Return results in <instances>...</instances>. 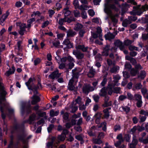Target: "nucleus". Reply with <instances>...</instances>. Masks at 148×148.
I'll list each match as a JSON object with an SVG mask.
<instances>
[{
    "mask_svg": "<svg viewBox=\"0 0 148 148\" xmlns=\"http://www.w3.org/2000/svg\"><path fill=\"white\" fill-rule=\"evenodd\" d=\"M6 101V99L5 101H3L2 102V103L1 104H0V111L1 113V117L3 120H5L6 115H8L9 117H10L14 115V110L13 109L11 108H8V113L6 112L5 113L4 112V107L5 106L4 102Z\"/></svg>",
    "mask_w": 148,
    "mask_h": 148,
    "instance_id": "nucleus-1",
    "label": "nucleus"
},
{
    "mask_svg": "<svg viewBox=\"0 0 148 148\" xmlns=\"http://www.w3.org/2000/svg\"><path fill=\"white\" fill-rule=\"evenodd\" d=\"M112 0H106V3H105L104 11L105 12H111V10H114L116 12H118L119 9L117 8L115 4H110V3Z\"/></svg>",
    "mask_w": 148,
    "mask_h": 148,
    "instance_id": "nucleus-2",
    "label": "nucleus"
},
{
    "mask_svg": "<svg viewBox=\"0 0 148 148\" xmlns=\"http://www.w3.org/2000/svg\"><path fill=\"white\" fill-rule=\"evenodd\" d=\"M61 74V73H59V70L57 69L56 70L52 72L49 75L48 77L53 80H54L55 79H58L57 81L59 83H62L64 82L63 79L62 77L59 78Z\"/></svg>",
    "mask_w": 148,
    "mask_h": 148,
    "instance_id": "nucleus-3",
    "label": "nucleus"
},
{
    "mask_svg": "<svg viewBox=\"0 0 148 148\" xmlns=\"http://www.w3.org/2000/svg\"><path fill=\"white\" fill-rule=\"evenodd\" d=\"M32 107L30 102L29 101L27 103H23L21 106V114L23 115L26 110L27 114H29L32 112Z\"/></svg>",
    "mask_w": 148,
    "mask_h": 148,
    "instance_id": "nucleus-4",
    "label": "nucleus"
},
{
    "mask_svg": "<svg viewBox=\"0 0 148 148\" xmlns=\"http://www.w3.org/2000/svg\"><path fill=\"white\" fill-rule=\"evenodd\" d=\"M82 90L83 93L88 94L90 92L94 90V88L93 87L91 86L90 84H84Z\"/></svg>",
    "mask_w": 148,
    "mask_h": 148,
    "instance_id": "nucleus-5",
    "label": "nucleus"
},
{
    "mask_svg": "<svg viewBox=\"0 0 148 148\" xmlns=\"http://www.w3.org/2000/svg\"><path fill=\"white\" fill-rule=\"evenodd\" d=\"M147 10H148V5L145 4L143 5L139 10L136 11V15L140 16Z\"/></svg>",
    "mask_w": 148,
    "mask_h": 148,
    "instance_id": "nucleus-6",
    "label": "nucleus"
},
{
    "mask_svg": "<svg viewBox=\"0 0 148 148\" xmlns=\"http://www.w3.org/2000/svg\"><path fill=\"white\" fill-rule=\"evenodd\" d=\"M63 44L64 45H66V47H65L64 49L65 50L66 49H70L73 47V44L68 39H65L64 40Z\"/></svg>",
    "mask_w": 148,
    "mask_h": 148,
    "instance_id": "nucleus-7",
    "label": "nucleus"
},
{
    "mask_svg": "<svg viewBox=\"0 0 148 148\" xmlns=\"http://www.w3.org/2000/svg\"><path fill=\"white\" fill-rule=\"evenodd\" d=\"M35 80V79L34 77L33 78L31 77H30L28 81L25 83V84L26 86H27L28 89H31V87L33 86V81Z\"/></svg>",
    "mask_w": 148,
    "mask_h": 148,
    "instance_id": "nucleus-8",
    "label": "nucleus"
},
{
    "mask_svg": "<svg viewBox=\"0 0 148 148\" xmlns=\"http://www.w3.org/2000/svg\"><path fill=\"white\" fill-rule=\"evenodd\" d=\"M110 45H107L103 48V51L102 52V55L103 56L107 57L109 55V52L110 50Z\"/></svg>",
    "mask_w": 148,
    "mask_h": 148,
    "instance_id": "nucleus-9",
    "label": "nucleus"
},
{
    "mask_svg": "<svg viewBox=\"0 0 148 148\" xmlns=\"http://www.w3.org/2000/svg\"><path fill=\"white\" fill-rule=\"evenodd\" d=\"M32 100L31 101V103L32 105H35L38 102L40 101V98L38 96L34 95L32 98Z\"/></svg>",
    "mask_w": 148,
    "mask_h": 148,
    "instance_id": "nucleus-10",
    "label": "nucleus"
},
{
    "mask_svg": "<svg viewBox=\"0 0 148 148\" xmlns=\"http://www.w3.org/2000/svg\"><path fill=\"white\" fill-rule=\"evenodd\" d=\"M107 88L103 87L100 90V92L99 93L100 96L104 97L106 96L107 94Z\"/></svg>",
    "mask_w": 148,
    "mask_h": 148,
    "instance_id": "nucleus-11",
    "label": "nucleus"
},
{
    "mask_svg": "<svg viewBox=\"0 0 148 148\" xmlns=\"http://www.w3.org/2000/svg\"><path fill=\"white\" fill-rule=\"evenodd\" d=\"M104 37L106 40H108L110 41L112 39L114 38L115 36L112 33L109 32L107 34H106Z\"/></svg>",
    "mask_w": 148,
    "mask_h": 148,
    "instance_id": "nucleus-12",
    "label": "nucleus"
},
{
    "mask_svg": "<svg viewBox=\"0 0 148 148\" xmlns=\"http://www.w3.org/2000/svg\"><path fill=\"white\" fill-rule=\"evenodd\" d=\"M117 139L119 140V141L116 143H115V145L116 147H118L123 141V140L122 138V134H120L118 135L116 137Z\"/></svg>",
    "mask_w": 148,
    "mask_h": 148,
    "instance_id": "nucleus-13",
    "label": "nucleus"
},
{
    "mask_svg": "<svg viewBox=\"0 0 148 148\" xmlns=\"http://www.w3.org/2000/svg\"><path fill=\"white\" fill-rule=\"evenodd\" d=\"M88 48V47H85L84 45H79L75 47L76 49L81 50L83 52H87Z\"/></svg>",
    "mask_w": 148,
    "mask_h": 148,
    "instance_id": "nucleus-14",
    "label": "nucleus"
},
{
    "mask_svg": "<svg viewBox=\"0 0 148 148\" xmlns=\"http://www.w3.org/2000/svg\"><path fill=\"white\" fill-rule=\"evenodd\" d=\"M130 74L132 77H134L139 74V71L136 69L134 68H132L130 70Z\"/></svg>",
    "mask_w": 148,
    "mask_h": 148,
    "instance_id": "nucleus-15",
    "label": "nucleus"
},
{
    "mask_svg": "<svg viewBox=\"0 0 148 148\" xmlns=\"http://www.w3.org/2000/svg\"><path fill=\"white\" fill-rule=\"evenodd\" d=\"M74 54L75 55L76 58L78 60L82 59L84 58V53L80 52H75L74 53Z\"/></svg>",
    "mask_w": 148,
    "mask_h": 148,
    "instance_id": "nucleus-16",
    "label": "nucleus"
},
{
    "mask_svg": "<svg viewBox=\"0 0 148 148\" xmlns=\"http://www.w3.org/2000/svg\"><path fill=\"white\" fill-rule=\"evenodd\" d=\"M102 114L100 112H97L96 113L93 117V118L95 120H100V119L102 117Z\"/></svg>",
    "mask_w": 148,
    "mask_h": 148,
    "instance_id": "nucleus-17",
    "label": "nucleus"
},
{
    "mask_svg": "<svg viewBox=\"0 0 148 148\" xmlns=\"http://www.w3.org/2000/svg\"><path fill=\"white\" fill-rule=\"evenodd\" d=\"M12 71L11 70V69L10 68L8 71L6 72L5 73V75L6 76L8 77L9 76L11 75H12L14 73L15 71V67L13 66H12Z\"/></svg>",
    "mask_w": 148,
    "mask_h": 148,
    "instance_id": "nucleus-18",
    "label": "nucleus"
},
{
    "mask_svg": "<svg viewBox=\"0 0 148 148\" xmlns=\"http://www.w3.org/2000/svg\"><path fill=\"white\" fill-rule=\"evenodd\" d=\"M61 115H62V117L64 120H70L68 119L69 113L67 112H64V110H62L60 112Z\"/></svg>",
    "mask_w": 148,
    "mask_h": 148,
    "instance_id": "nucleus-19",
    "label": "nucleus"
},
{
    "mask_svg": "<svg viewBox=\"0 0 148 148\" xmlns=\"http://www.w3.org/2000/svg\"><path fill=\"white\" fill-rule=\"evenodd\" d=\"M56 138L54 137H52L51 138V142H49L47 144V147L48 148L50 147H51V148H53V147H56L57 146L55 145H53V143L54 141L55 140Z\"/></svg>",
    "mask_w": 148,
    "mask_h": 148,
    "instance_id": "nucleus-20",
    "label": "nucleus"
},
{
    "mask_svg": "<svg viewBox=\"0 0 148 148\" xmlns=\"http://www.w3.org/2000/svg\"><path fill=\"white\" fill-rule=\"evenodd\" d=\"M66 33L68 37H73L76 34V32L71 29H69L66 32Z\"/></svg>",
    "mask_w": 148,
    "mask_h": 148,
    "instance_id": "nucleus-21",
    "label": "nucleus"
},
{
    "mask_svg": "<svg viewBox=\"0 0 148 148\" xmlns=\"http://www.w3.org/2000/svg\"><path fill=\"white\" fill-rule=\"evenodd\" d=\"M33 86L31 87V89H29V90H32L34 93L38 94V90L39 88V86L36 85L34 84H33Z\"/></svg>",
    "mask_w": 148,
    "mask_h": 148,
    "instance_id": "nucleus-22",
    "label": "nucleus"
},
{
    "mask_svg": "<svg viewBox=\"0 0 148 148\" xmlns=\"http://www.w3.org/2000/svg\"><path fill=\"white\" fill-rule=\"evenodd\" d=\"M146 75V73L144 70L141 71L140 74L138 75V78H140L142 79H144Z\"/></svg>",
    "mask_w": 148,
    "mask_h": 148,
    "instance_id": "nucleus-23",
    "label": "nucleus"
},
{
    "mask_svg": "<svg viewBox=\"0 0 148 148\" xmlns=\"http://www.w3.org/2000/svg\"><path fill=\"white\" fill-rule=\"evenodd\" d=\"M142 86V85L141 83H138L134 84L133 89L135 90L134 89H135V90H139L141 89Z\"/></svg>",
    "mask_w": 148,
    "mask_h": 148,
    "instance_id": "nucleus-24",
    "label": "nucleus"
},
{
    "mask_svg": "<svg viewBox=\"0 0 148 148\" xmlns=\"http://www.w3.org/2000/svg\"><path fill=\"white\" fill-rule=\"evenodd\" d=\"M71 108L72 110L70 111L71 113H74L78 110V107L76 106H71L69 107H66L65 108L66 110L69 111V109Z\"/></svg>",
    "mask_w": 148,
    "mask_h": 148,
    "instance_id": "nucleus-25",
    "label": "nucleus"
},
{
    "mask_svg": "<svg viewBox=\"0 0 148 148\" xmlns=\"http://www.w3.org/2000/svg\"><path fill=\"white\" fill-rule=\"evenodd\" d=\"M123 42L120 40L117 39L114 41V45L115 47L117 48L122 45Z\"/></svg>",
    "mask_w": 148,
    "mask_h": 148,
    "instance_id": "nucleus-26",
    "label": "nucleus"
},
{
    "mask_svg": "<svg viewBox=\"0 0 148 148\" xmlns=\"http://www.w3.org/2000/svg\"><path fill=\"white\" fill-rule=\"evenodd\" d=\"M68 87V89L70 91H73L74 92H77V87L76 88L75 86L73 85H69Z\"/></svg>",
    "mask_w": 148,
    "mask_h": 148,
    "instance_id": "nucleus-27",
    "label": "nucleus"
},
{
    "mask_svg": "<svg viewBox=\"0 0 148 148\" xmlns=\"http://www.w3.org/2000/svg\"><path fill=\"white\" fill-rule=\"evenodd\" d=\"M83 27V25L79 23H77L75 26V29L76 31L80 30L81 29H82Z\"/></svg>",
    "mask_w": 148,
    "mask_h": 148,
    "instance_id": "nucleus-28",
    "label": "nucleus"
},
{
    "mask_svg": "<svg viewBox=\"0 0 148 148\" xmlns=\"http://www.w3.org/2000/svg\"><path fill=\"white\" fill-rule=\"evenodd\" d=\"M108 86L107 87V90L108 94L110 95H111L113 92L112 88V85L111 84H108Z\"/></svg>",
    "mask_w": 148,
    "mask_h": 148,
    "instance_id": "nucleus-29",
    "label": "nucleus"
},
{
    "mask_svg": "<svg viewBox=\"0 0 148 148\" xmlns=\"http://www.w3.org/2000/svg\"><path fill=\"white\" fill-rule=\"evenodd\" d=\"M82 123V121H78V122L77 123L78 126H75V129L78 132H80L81 131V128L80 126H79V125H80Z\"/></svg>",
    "mask_w": 148,
    "mask_h": 148,
    "instance_id": "nucleus-30",
    "label": "nucleus"
},
{
    "mask_svg": "<svg viewBox=\"0 0 148 148\" xmlns=\"http://www.w3.org/2000/svg\"><path fill=\"white\" fill-rule=\"evenodd\" d=\"M106 123L105 122H103L101 123L100 125L98 126V127H102V130L104 131H106Z\"/></svg>",
    "mask_w": 148,
    "mask_h": 148,
    "instance_id": "nucleus-31",
    "label": "nucleus"
},
{
    "mask_svg": "<svg viewBox=\"0 0 148 148\" xmlns=\"http://www.w3.org/2000/svg\"><path fill=\"white\" fill-rule=\"evenodd\" d=\"M59 111L54 112L53 110H51L50 111V115L51 117H53L57 116L59 114Z\"/></svg>",
    "mask_w": 148,
    "mask_h": 148,
    "instance_id": "nucleus-32",
    "label": "nucleus"
},
{
    "mask_svg": "<svg viewBox=\"0 0 148 148\" xmlns=\"http://www.w3.org/2000/svg\"><path fill=\"white\" fill-rule=\"evenodd\" d=\"M124 66L125 68L128 69V71H130L132 68V66L129 62H126Z\"/></svg>",
    "mask_w": 148,
    "mask_h": 148,
    "instance_id": "nucleus-33",
    "label": "nucleus"
},
{
    "mask_svg": "<svg viewBox=\"0 0 148 148\" xmlns=\"http://www.w3.org/2000/svg\"><path fill=\"white\" fill-rule=\"evenodd\" d=\"M112 103L111 101L109 102L104 101V103L102 105L103 107H107L108 106H111Z\"/></svg>",
    "mask_w": 148,
    "mask_h": 148,
    "instance_id": "nucleus-34",
    "label": "nucleus"
},
{
    "mask_svg": "<svg viewBox=\"0 0 148 148\" xmlns=\"http://www.w3.org/2000/svg\"><path fill=\"white\" fill-rule=\"evenodd\" d=\"M123 77L125 79H127L130 77V75L128 72L126 71H123Z\"/></svg>",
    "mask_w": 148,
    "mask_h": 148,
    "instance_id": "nucleus-35",
    "label": "nucleus"
},
{
    "mask_svg": "<svg viewBox=\"0 0 148 148\" xmlns=\"http://www.w3.org/2000/svg\"><path fill=\"white\" fill-rule=\"evenodd\" d=\"M69 8L68 7H66L63 10L65 11V12L64 13V16H68L71 13V12L69 10Z\"/></svg>",
    "mask_w": 148,
    "mask_h": 148,
    "instance_id": "nucleus-36",
    "label": "nucleus"
},
{
    "mask_svg": "<svg viewBox=\"0 0 148 148\" xmlns=\"http://www.w3.org/2000/svg\"><path fill=\"white\" fill-rule=\"evenodd\" d=\"M53 46H52L51 47V48H53V47H55L56 48H59V46L60 44V42L59 40H58L56 42H52Z\"/></svg>",
    "mask_w": 148,
    "mask_h": 148,
    "instance_id": "nucleus-37",
    "label": "nucleus"
},
{
    "mask_svg": "<svg viewBox=\"0 0 148 148\" xmlns=\"http://www.w3.org/2000/svg\"><path fill=\"white\" fill-rule=\"evenodd\" d=\"M93 143L95 144H100L102 143V141L99 139L93 138L92 140Z\"/></svg>",
    "mask_w": 148,
    "mask_h": 148,
    "instance_id": "nucleus-38",
    "label": "nucleus"
},
{
    "mask_svg": "<svg viewBox=\"0 0 148 148\" xmlns=\"http://www.w3.org/2000/svg\"><path fill=\"white\" fill-rule=\"evenodd\" d=\"M72 77L73 79H78L79 76V72H76L72 73Z\"/></svg>",
    "mask_w": 148,
    "mask_h": 148,
    "instance_id": "nucleus-39",
    "label": "nucleus"
},
{
    "mask_svg": "<svg viewBox=\"0 0 148 148\" xmlns=\"http://www.w3.org/2000/svg\"><path fill=\"white\" fill-rule=\"evenodd\" d=\"M139 140L140 142L143 143L144 144H147L148 143V137L144 139L143 138H140L139 139Z\"/></svg>",
    "mask_w": 148,
    "mask_h": 148,
    "instance_id": "nucleus-40",
    "label": "nucleus"
},
{
    "mask_svg": "<svg viewBox=\"0 0 148 148\" xmlns=\"http://www.w3.org/2000/svg\"><path fill=\"white\" fill-rule=\"evenodd\" d=\"M127 98L130 100H134V97L130 92H128L127 93Z\"/></svg>",
    "mask_w": 148,
    "mask_h": 148,
    "instance_id": "nucleus-41",
    "label": "nucleus"
},
{
    "mask_svg": "<svg viewBox=\"0 0 148 148\" xmlns=\"http://www.w3.org/2000/svg\"><path fill=\"white\" fill-rule=\"evenodd\" d=\"M37 114L40 117H43L46 115V113L45 112H41L40 110H39L38 111Z\"/></svg>",
    "mask_w": 148,
    "mask_h": 148,
    "instance_id": "nucleus-42",
    "label": "nucleus"
},
{
    "mask_svg": "<svg viewBox=\"0 0 148 148\" xmlns=\"http://www.w3.org/2000/svg\"><path fill=\"white\" fill-rule=\"evenodd\" d=\"M132 43V41L129 39L125 40L124 42V45L126 46L130 45Z\"/></svg>",
    "mask_w": 148,
    "mask_h": 148,
    "instance_id": "nucleus-43",
    "label": "nucleus"
},
{
    "mask_svg": "<svg viewBox=\"0 0 148 148\" xmlns=\"http://www.w3.org/2000/svg\"><path fill=\"white\" fill-rule=\"evenodd\" d=\"M86 33V32L84 29H81L79 30L78 34L79 36L81 38H83L84 36V34Z\"/></svg>",
    "mask_w": 148,
    "mask_h": 148,
    "instance_id": "nucleus-44",
    "label": "nucleus"
},
{
    "mask_svg": "<svg viewBox=\"0 0 148 148\" xmlns=\"http://www.w3.org/2000/svg\"><path fill=\"white\" fill-rule=\"evenodd\" d=\"M142 37L143 41H146L148 39V33L142 34Z\"/></svg>",
    "mask_w": 148,
    "mask_h": 148,
    "instance_id": "nucleus-45",
    "label": "nucleus"
},
{
    "mask_svg": "<svg viewBox=\"0 0 148 148\" xmlns=\"http://www.w3.org/2000/svg\"><path fill=\"white\" fill-rule=\"evenodd\" d=\"M136 70L139 71V70H141L143 69V67L139 64H136L134 66V68Z\"/></svg>",
    "mask_w": 148,
    "mask_h": 148,
    "instance_id": "nucleus-46",
    "label": "nucleus"
},
{
    "mask_svg": "<svg viewBox=\"0 0 148 148\" xmlns=\"http://www.w3.org/2000/svg\"><path fill=\"white\" fill-rule=\"evenodd\" d=\"M66 137V135L61 134L58 136V139L61 141L64 140Z\"/></svg>",
    "mask_w": 148,
    "mask_h": 148,
    "instance_id": "nucleus-47",
    "label": "nucleus"
},
{
    "mask_svg": "<svg viewBox=\"0 0 148 148\" xmlns=\"http://www.w3.org/2000/svg\"><path fill=\"white\" fill-rule=\"evenodd\" d=\"M73 14L74 16L76 18H77L80 16V12L78 10H75L73 11Z\"/></svg>",
    "mask_w": 148,
    "mask_h": 148,
    "instance_id": "nucleus-48",
    "label": "nucleus"
},
{
    "mask_svg": "<svg viewBox=\"0 0 148 148\" xmlns=\"http://www.w3.org/2000/svg\"><path fill=\"white\" fill-rule=\"evenodd\" d=\"M41 61V59L39 58H37L34 61V65L36 66L39 64Z\"/></svg>",
    "mask_w": 148,
    "mask_h": 148,
    "instance_id": "nucleus-49",
    "label": "nucleus"
},
{
    "mask_svg": "<svg viewBox=\"0 0 148 148\" xmlns=\"http://www.w3.org/2000/svg\"><path fill=\"white\" fill-rule=\"evenodd\" d=\"M66 22L69 23H70L72 21H75V18L72 17H70V18L66 17Z\"/></svg>",
    "mask_w": 148,
    "mask_h": 148,
    "instance_id": "nucleus-50",
    "label": "nucleus"
},
{
    "mask_svg": "<svg viewBox=\"0 0 148 148\" xmlns=\"http://www.w3.org/2000/svg\"><path fill=\"white\" fill-rule=\"evenodd\" d=\"M143 101L142 100H138L136 103V105L137 107L140 108L142 107V106Z\"/></svg>",
    "mask_w": 148,
    "mask_h": 148,
    "instance_id": "nucleus-51",
    "label": "nucleus"
},
{
    "mask_svg": "<svg viewBox=\"0 0 148 148\" xmlns=\"http://www.w3.org/2000/svg\"><path fill=\"white\" fill-rule=\"evenodd\" d=\"M73 4L75 6V9L79 8V1L78 0H74L73 1Z\"/></svg>",
    "mask_w": 148,
    "mask_h": 148,
    "instance_id": "nucleus-52",
    "label": "nucleus"
},
{
    "mask_svg": "<svg viewBox=\"0 0 148 148\" xmlns=\"http://www.w3.org/2000/svg\"><path fill=\"white\" fill-rule=\"evenodd\" d=\"M128 18L129 19L132 21H135L137 19V17L136 15L129 16Z\"/></svg>",
    "mask_w": 148,
    "mask_h": 148,
    "instance_id": "nucleus-53",
    "label": "nucleus"
},
{
    "mask_svg": "<svg viewBox=\"0 0 148 148\" xmlns=\"http://www.w3.org/2000/svg\"><path fill=\"white\" fill-rule=\"evenodd\" d=\"M134 97L136 101L142 100V96L140 95L135 94L134 95Z\"/></svg>",
    "mask_w": 148,
    "mask_h": 148,
    "instance_id": "nucleus-54",
    "label": "nucleus"
},
{
    "mask_svg": "<svg viewBox=\"0 0 148 148\" xmlns=\"http://www.w3.org/2000/svg\"><path fill=\"white\" fill-rule=\"evenodd\" d=\"M141 92H142L143 95L144 96L145 94H147L148 93V90L146 88H143L141 89Z\"/></svg>",
    "mask_w": 148,
    "mask_h": 148,
    "instance_id": "nucleus-55",
    "label": "nucleus"
},
{
    "mask_svg": "<svg viewBox=\"0 0 148 148\" xmlns=\"http://www.w3.org/2000/svg\"><path fill=\"white\" fill-rule=\"evenodd\" d=\"M89 15L91 16H93L95 14V12L92 9H90L88 11Z\"/></svg>",
    "mask_w": 148,
    "mask_h": 148,
    "instance_id": "nucleus-56",
    "label": "nucleus"
},
{
    "mask_svg": "<svg viewBox=\"0 0 148 148\" xmlns=\"http://www.w3.org/2000/svg\"><path fill=\"white\" fill-rule=\"evenodd\" d=\"M49 22L47 20L43 23L41 26L42 28H44L45 27L49 24Z\"/></svg>",
    "mask_w": 148,
    "mask_h": 148,
    "instance_id": "nucleus-57",
    "label": "nucleus"
},
{
    "mask_svg": "<svg viewBox=\"0 0 148 148\" xmlns=\"http://www.w3.org/2000/svg\"><path fill=\"white\" fill-rule=\"evenodd\" d=\"M81 14L82 15V17L84 19H86L87 18V15L86 13L84 10L82 11Z\"/></svg>",
    "mask_w": 148,
    "mask_h": 148,
    "instance_id": "nucleus-58",
    "label": "nucleus"
},
{
    "mask_svg": "<svg viewBox=\"0 0 148 148\" xmlns=\"http://www.w3.org/2000/svg\"><path fill=\"white\" fill-rule=\"evenodd\" d=\"M35 117L36 115L35 114H33L29 116L28 119L26 120H36L35 119Z\"/></svg>",
    "mask_w": 148,
    "mask_h": 148,
    "instance_id": "nucleus-59",
    "label": "nucleus"
},
{
    "mask_svg": "<svg viewBox=\"0 0 148 148\" xmlns=\"http://www.w3.org/2000/svg\"><path fill=\"white\" fill-rule=\"evenodd\" d=\"M138 140L136 138V136H134L133 137V140L132 141V143L135 144L136 145H137L138 143Z\"/></svg>",
    "mask_w": 148,
    "mask_h": 148,
    "instance_id": "nucleus-60",
    "label": "nucleus"
},
{
    "mask_svg": "<svg viewBox=\"0 0 148 148\" xmlns=\"http://www.w3.org/2000/svg\"><path fill=\"white\" fill-rule=\"evenodd\" d=\"M35 21V19L34 18H32L29 19H28L27 21V23L31 24Z\"/></svg>",
    "mask_w": 148,
    "mask_h": 148,
    "instance_id": "nucleus-61",
    "label": "nucleus"
},
{
    "mask_svg": "<svg viewBox=\"0 0 148 148\" xmlns=\"http://www.w3.org/2000/svg\"><path fill=\"white\" fill-rule=\"evenodd\" d=\"M66 57L67 60H68L69 62H75L74 59L73 58H72L70 56H68Z\"/></svg>",
    "mask_w": 148,
    "mask_h": 148,
    "instance_id": "nucleus-62",
    "label": "nucleus"
},
{
    "mask_svg": "<svg viewBox=\"0 0 148 148\" xmlns=\"http://www.w3.org/2000/svg\"><path fill=\"white\" fill-rule=\"evenodd\" d=\"M142 23H148V18L143 17L141 18Z\"/></svg>",
    "mask_w": 148,
    "mask_h": 148,
    "instance_id": "nucleus-63",
    "label": "nucleus"
},
{
    "mask_svg": "<svg viewBox=\"0 0 148 148\" xmlns=\"http://www.w3.org/2000/svg\"><path fill=\"white\" fill-rule=\"evenodd\" d=\"M140 113L141 114L144 115V116H148V112L144 110H141Z\"/></svg>",
    "mask_w": 148,
    "mask_h": 148,
    "instance_id": "nucleus-64",
    "label": "nucleus"
}]
</instances>
